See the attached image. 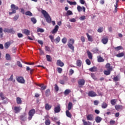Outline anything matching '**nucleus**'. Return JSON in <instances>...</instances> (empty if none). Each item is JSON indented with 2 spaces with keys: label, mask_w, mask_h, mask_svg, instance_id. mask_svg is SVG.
<instances>
[{
  "label": "nucleus",
  "mask_w": 125,
  "mask_h": 125,
  "mask_svg": "<svg viewBox=\"0 0 125 125\" xmlns=\"http://www.w3.org/2000/svg\"><path fill=\"white\" fill-rule=\"evenodd\" d=\"M42 13L43 14L44 17L45 18L46 22L47 23H51L54 26L55 25V21H51V18H50V16H49V15L47 13V12L45 11L44 10H42Z\"/></svg>",
  "instance_id": "obj_1"
},
{
  "label": "nucleus",
  "mask_w": 125,
  "mask_h": 125,
  "mask_svg": "<svg viewBox=\"0 0 125 125\" xmlns=\"http://www.w3.org/2000/svg\"><path fill=\"white\" fill-rule=\"evenodd\" d=\"M11 8L12 10V12H10L9 13L10 15H11L14 13H16V10H18V9H19V8H18V6H16L15 5H14V4H12L11 5Z\"/></svg>",
  "instance_id": "obj_2"
},
{
  "label": "nucleus",
  "mask_w": 125,
  "mask_h": 125,
  "mask_svg": "<svg viewBox=\"0 0 125 125\" xmlns=\"http://www.w3.org/2000/svg\"><path fill=\"white\" fill-rule=\"evenodd\" d=\"M75 43V40L73 39H70L68 40V46L70 48V49H72V50H74V46L73 44Z\"/></svg>",
  "instance_id": "obj_3"
},
{
  "label": "nucleus",
  "mask_w": 125,
  "mask_h": 125,
  "mask_svg": "<svg viewBox=\"0 0 125 125\" xmlns=\"http://www.w3.org/2000/svg\"><path fill=\"white\" fill-rule=\"evenodd\" d=\"M35 113H36V110L35 109H32L30 110L28 113L29 117L28 119L30 120H32V118H33V116L35 115Z\"/></svg>",
  "instance_id": "obj_4"
},
{
  "label": "nucleus",
  "mask_w": 125,
  "mask_h": 125,
  "mask_svg": "<svg viewBox=\"0 0 125 125\" xmlns=\"http://www.w3.org/2000/svg\"><path fill=\"white\" fill-rule=\"evenodd\" d=\"M88 96H90V97H95V96H97V94H96V93H95L93 91H89L88 93Z\"/></svg>",
  "instance_id": "obj_5"
},
{
  "label": "nucleus",
  "mask_w": 125,
  "mask_h": 125,
  "mask_svg": "<svg viewBox=\"0 0 125 125\" xmlns=\"http://www.w3.org/2000/svg\"><path fill=\"white\" fill-rule=\"evenodd\" d=\"M21 110H22V108L20 106H15L14 108V111L16 114L19 113Z\"/></svg>",
  "instance_id": "obj_6"
},
{
  "label": "nucleus",
  "mask_w": 125,
  "mask_h": 125,
  "mask_svg": "<svg viewBox=\"0 0 125 125\" xmlns=\"http://www.w3.org/2000/svg\"><path fill=\"white\" fill-rule=\"evenodd\" d=\"M59 29V26H58V25H56L53 30L51 31L52 34H53V35H55V34H56V33L58 32Z\"/></svg>",
  "instance_id": "obj_7"
},
{
  "label": "nucleus",
  "mask_w": 125,
  "mask_h": 125,
  "mask_svg": "<svg viewBox=\"0 0 125 125\" xmlns=\"http://www.w3.org/2000/svg\"><path fill=\"white\" fill-rule=\"evenodd\" d=\"M77 10L78 12H82V10H83V12H85V7H84V6L81 7V6L78 5L77 6Z\"/></svg>",
  "instance_id": "obj_8"
},
{
  "label": "nucleus",
  "mask_w": 125,
  "mask_h": 125,
  "mask_svg": "<svg viewBox=\"0 0 125 125\" xmlns=\"http://www.w3.org/2000/svg\"><path fill=\"white\" fill-rule=\"evenodd\" d=\"M86 119L87 121H93L94 120V117L92 114H88L86 115Z\"/></svg>",
  "instance_id": "obj_9"
},
{
  "label": "nucleus",
  "mask_w": 125,
  "mask_h": 125,
  "mask_svg": "<svg viewBox=\"0 0 125 125\" xmlns=\"http://www.w3.org/2000/svg\"><path fill=\"white\" fill-rule=\"evenodd\" d=\"M17 81H18V82L21 83H25V80H24V78H23L22 77H18L17 79Z\"/></svg>",
  "instance_id": "obj_10"
},
{
  "label": "nucleus",
  "mask_w": 125,
  "mask_h": 125,
  "mask_svg": "<svg viewBox=\"0 0 125 125\" xmlns=\"http://www.w3.org/2000/svg\"><path fill=\"white\" fill-rule=\"evenodd\" d=\"M57 65H58V66H60V67H63V66H64V62H62L61 60H58L57 61Z\"/></svg>",
  "instance_id": "obj_11"
},
{
  "label": "nucleus",
  "mask_w": 125,
  "mask_h": 125,
  "mask_svg": "<svg viewBox=\"0 0 125 125\" xmlns=\"http://www.w3.org/2000/svg\"><path fill=\"white\" fill-rule=\"evenodd\" d=\"M61 110V108H60V104H59L57 107H55L54 108L55 113H59Z\"/></svg>",
  "instance_id": "obj_12"
},
{
  "label": "nucleus",
  "mask_w": 125,
  "mask_h": 125,
  "mask_svg": "<svg viewBox=\"0 0 125 125\" xmlns=\"http://www.w3.org/2000/svg\"><path fill=\"white\" fill-rule=\"evenodd\" d=\"M22 33L26 35V36H29L30 35V31L28 29H24L22 30Z\"/></svg>",
  "instance_id": "obj_13"
},
{
  "label": "nucleus",
  "mask_w": 125,
  "mask_h": 125,
  "mask_svg": "<svg viewBox=\"0 0 125 125\" xmlns=\"http://www.w3.org/2000/svg\"><path fill=\"white\" fill-rule=\"evenodd\" d=\"M52 107V106L48 104H45V110H47V111H49V110L51 109Z\"/></svg>",
  "instance_id": "obj_14"
},
{
  "label": "nucleus",
  "mask_w": 125,
  "mask_h": 125,
  "mask_svg": "<svg viewBox=\"0 0 125 125\" xmlns=\"http://www.w3.org/2000/svg\"><path fill=\"white\" fill-rule=\"evenodd\" d=\"M85 83L84 79H81L78 81V84L79 85H83Z\"/></svg>",
  "instance_id": "obj_15"
},
{
  "label": "nucleus",
  "mask_w": 125,
  "mask_h": 125,
  "mask_svg": "<svg viewBox=\"0 0 125 125\" xmlns=\"http://www.w3.org/2000/svg\"><path fill=\"white\" fill-rule=\"evenodd\" d=\"M105 68L106 69H107V70H109L110 71L113 70V68L112 67V66H111V65L109 63L106 64Z\"/></svg>",
  "instance_id": "obj_16"
},
{
  "label": "nucleus",
  "mask_w": 125,
  "mask_h": 125,
  "mask_svg": "<svg viewBox=\"0 0 125 125\" xmlns=\"http://www.w3.org/2000/svg\"><path fill=\"white\" fill-rule=\"evenodd\" d=\"M95 121L97 124H99L102 121V118L99 116H97L95 118Z\"/></svg>",
  "instance_id": "obj_17"
},
{
  "label": "nucleus",
  "mask_w": 125,
  "mask_h": 125,
  "mask_svg": "<svg viewBox=\"0 0 125 125\" xmlns=\"http://www.w3.org/2000/svg\"><path fill=\"white\" fill-rule=\"evenodd\" d=\"M73 108V103L69 102L67 105V109L68 111H70V110H71Z\"/></svg>",
  "instance_id": "obj_18"
},
{
  "label": "nucleus",
  "mask_w": 125,
  "mask_h": 125,
  "mask_svg": "<svg viewBox=\"0 0 125 125\" xmlns=\"http://www.w3.org/2000/svg\"><path fill=\"white\" fill-rule=\"evenodd\" d=\"M87 38L89 42H92L93 41V39L92 38V36L89 35L88 33L86 34Z\"/></svg>",
  "instance_id": "obj_19"
},
{
  "label": "nucleus",
  "mask_w": 125,
  "mask_h": 125,
  "mask_svg": "<svg viewBox=\"0 0 125 125\" xmlns=\"http://www.w3.org/2000/svg\"><path fill=\"white\" fill-rule=\"evenodd\" d=\"M82 122L83 123V125H91V122H89V121H85V120H82Z\"/></svg>",
  "instance_id": "obj_20"
},
{
  "label": "nucleus",
  "mask_w": 125,
  "mask_h": 125,
  "mask_svg": "<svg viewBox=\"0 0 125 125\" xmlns=\"http://www.w3.org/2000/svg\"><path fill=\"white\" fill-rule=\"evenodd\" d=\"M111 72H112V70L107 69V70H104V75H105L106 76H108V75H110V74H111Z\"/></svg>",
  "instance_id": "obj_21"
},
{
  "label": "nucleus",
  "mask_w": 125,
  "mask_h": 125,
  "mask_svg": "<svg viewBox=\"0 0 125 125\" xmlns=\"http://www.w3.org/2000/svg\"><path fill=\"white\" fill-rule=\"evenodd\" d=\"M98 62H104V59L101 57L100 56H97Z\"/></svg>",
  "instance_id": "obj_22"
},
{
  "label": "nucleus",
  "mask_w": 125,
  "mask_h": 125,
  "mask_svg": "<svg viewBox=\"0 0 125 125\" xmlns=\"http://www.w3.org/2000/svg\"><path fill=\"white\" fill-rule=\"evenodd\" d=\"M87 54L88 58L92 60V57H93L92 53H91V52H90L89 51H87Z\"/></svg>",
  "instance_id": "obj_23"
},
{
  "label": "nucleus",
  "mask_w": 125,
  "mask_h": 125,
  "mask_svg": "<svg viewBox=\"0 0 125 125\" xmlns=\"http://www.w3.org/2000/svg\"><path fill=\"white\" fill-rule=\"evenodd\" d=\"M107 107H108V104L105 102H104L102 104V108L103 109H106Z\"/></svg>",
  "instance_id": "obj_24"
},
{
  "label": "nucleus",
  "mask_w": 125,
  "mask_h": 125,
  "mask_svg": "<svg viewBox=\"0 0 125 125\" xmlns=\"http://www.w3.org/2000/svg\"><path fill=\"white\" fill-rule=\"evenodd\" d=\"M67 2H68V3H69L70 5H76L77 4V2L76 1L73 2L69 1V0H67Z\"/></svg>",
  "instance_id": "obj_25"
},
{
  "label": "nucleus",
  "mask_w": 125,
  "mask_h": 125,
  "mask_svg": "<svg viewBox=\"0 0 125 125\" xmlns=\"http://www.w3.org/2000/svg\"><path fill=\"white\" fill-rule=\"evenodd\" d=\"M115 109L117 111H119V110L123 109V106L120 105H115Z\"/></svg>",
  "instance_id": "obj_26"
},
{
  "label": "nucleus",
  "mask_w": 125,
  "mask_h": 125,
  "mask_svg": "<svg viewBox=\"0 0 125 125\" xmlns=\"http://www.w3.org/2000/svg\"><path fill=\"white\" fill-rule=\"evenodd\" d=\"M89 70L90 71V72H96V71H97V68L95 66H94L89 68Z\"/></svg>",
  "instance_id": "obj_27"
},
{
  "label": "nucleus",
  "mask_w": 125,
  "mask_h": 125,
  "mask_svg": "<svg viewBox=\"0 0 125 125\" xmlns=\"http://www.w3.org/2000/svg\"><path fill=\"white\" fill-rule=\"evenodd\" d=\"M66 115L68 117V118H72V114L70 113L69 110H66L65 112Z\"/></svg>",
  "instance_id": "obj_28"
},
{
  "label": "nucleus",
  "mask_w": 125,
  "mask_h": 125,
  "mask_svg": "<svg viewBox=\"0 0 125 125\" xmlns=\"http://www.w3.org/2000/svg\"><path fill=\"white\" fill-rule=\"evenodd\" d=\"M39 86H40V87H41V90H44V89H45V88H46V86H44L43 85V84H41L39 85Z\"/></svg>",
  "instance_id": "obj_29"
},
{
  "label": "nucleus",
  "mask_w": 125,
  "mask_h": 125,
  "mask_svg": "<svg viewBox=\"0 0 125 125\" xmlns=\"http://www.w3.org/2000/svg\"><path fill=\"white\" fill-rule=\"evenodd\" d=\"M102 42L104 44H106L108 42V38H104L102 40Z\"/></svg>",
  "instance_id": "obj_30"
},
{
  "label": "nucleus",
  "mask_w": 125,
  "mask_h": 125,
  "mask_svg": "<svg viewBox=\"0 0 125 125\" xmlns=\"http://www.w3.org/2000/svg\"><path fill=\"white\" fill-rule=\"evenodd\" d=\"M82 61L78 60L77 61L76 64L77 66H78V67H81L82 66Z\"/></svg>",
  "instance_id": "obj_31"
},
{
  "label": "nucleus",
  "mask_w": 125,
  "mask_h": 125,
  "mask_svg": "<svg viewBox=\"0 0 125 125\" xmlns=\"http://www.w3.org/2000/svg\"><path fill=\"white\" fill-rule=\"evenodd\" d=\"M65 15L66 16H70V15H73V12L71 10H68L67 11Z\"/></svg>",
  "instance_id": "obj_32"
},
{
  "label": "nucleus",
  "mask_w": 125,
  "mask_h": 125,
  "mask_svg": "<svg viewBox=\"0 0 125 125\" xmlns=\"http://www.w3.org/2000/svg\"><path fill=\"white\" fill-rule=\"evenodd\" d=\"M17 103L18 104H22V100L20 97L17 98Z\"/></svg>",
  "instance_id": "obj_33"
},
{
  "label": "nucleus",
  "mask_w": 125,
  "mask_h": 125,
  "mask_svg": "<svg viewBox=\"0 0 125 125\" xmlns=\"http://www.w3.org/2000/svg\"><path fill=\"white\" fill-rule=\"evenodd\" d=\"M93 52H94V53H98V54H99V53H101V51L98 50V49L96 48L94 49Z\"/></svg>",
  "instance_id": "obj_34"
},
{
  "label": "nucleus",
  "mask_w": 125,
  "mask_h": 125,
  "mask_svg": "<svg viewBox=\"0 0 125 125\" xmlns=\"http://www.w3.org/2000/svg\"><path fill=\"white\" fill-rule=\"evenodd\" d=\"M111 105H112L113 106H114V105H115L116 104V103L117 102V100L116 99H113V100H111Z\"/></svg>",
  "instance_id": "obj_35"
},
{
  "label": "nucleus",
  "mask_w": 125,
  "mask_h": 125,
  "mask_svg": "<svg viewBox=\"0 0 125 125\" xmlns=\"http://www.w3.org/2000/svg\"><path fill=\"white\" fill-rule=\"evenodd\" d=\"M69 93H71V90L70 89H66L64 92V94H65V95H67Z\"/></svg>",
  "instance_id": "obj_36"
},
{
  "label": "nucleus",
  "mask_w": 125,
  "mask_h": 125,
  "mask_svg": "<svg viewBox=\"0 0 125 125\" xmlns=\"http://www.w3.org/2000/svg\"><path fill=\"white\" fill-rule=\"evenodd\" d=\"M4 46L6 48H8L10 46V42H7L5 43Z\"/></svg>",
  "instance_id": "obj_37"
},
{
  "label": "nucleus",
  "mask_w": 125,
  "mask_h": 125,
  "mask_svg": "<svg viewBox=\"0 0 125 125\" xmlns=\"http://www.w3.org/2000/svg\"><path fill=\"white\" fill-rule=\"evenodd\" d=\"M46 57L47 58V61H48L49 62H51V57H50V56L47 55L46 56Z\"/></svg>",
  "instance_id": "obj_38"
},
{
  "label": "nucleus",
  "mask_w": 125,
  "mask_h": 125,
  "mask_svg": "<svg viewBox=\"0 0 125 125\" xmlns=\"http://www.w3.org/2000/svg\"><path fill=\"white\" fill-rule=\"evenodd\" d=\"M124 55H125V53L122 52V53L118 54L117 55H116V56L117 57H123Z\"/></svg>",
  "instance_id": "obj_39"
},
{
  "label": "nucleus",
  "mask_w": 125,
  "mask_h": 125,
  "mask_svg": "<svg viewBox=\"0 0 125 125\" xmlns=\"http://www.w3.org/2000/svg\"><path fill=\"white\" fill-rule=\"evenodd\" d=\"M49 38L50 39L52 42H54L55 40H54V36H52V35L50 36Z\"/></svg>",
  "instance_id": "obj_40"
},
{
  "label": "nucleus",
  "mask_w": 125,
  "mask_h": 125,
  "mask_svg": "<svg viewBox=\"0 0 125 125\" xmlns=\"http://www.w3.org/2000/svg\"><path fill=\"white\" fill-rule=\"evenodd\" d=\"M118 6H119V5H114L115 9H114V12L115 13H116L118 12Z\"/></svg>",
  "instance_id": "obj_41"
},
{
  "label": "nucleus",
  "mask_w": 125,
  "mask_h": 125,
  "mask_svg": "<svg viewBox=\"0 0 125 125\" xmlns=\"http://www.w3.org/2000/svg\"><path fill=\"white\" fill-rule=\"evenodd\" d=\"M114 49H115V50H121V49H123V47L119 46H117L116 47L114 48Z\"/></svg>",
  "instance_id": "obj_42"
},
{
  "label": "nucleus",
  "mask_w": 125,
  "mask_h": 125,
  "mask_svg": "<svg viewBox=\"0 0 125 125\" xmlns=\"http://www.w3.org/2000/svg\"><path fill=\"white\" fill-rule=\"evenodd\" d=\"M25 15H28V16H32L33 14H32L30 11H27L25 12Z\"/></svg>",
  "instance_id": "obj_43"
},
{
  "label": "nucleus",
  "mask_w": 125,
  "mask_h": 125,
  "mask_svg": "<svg viewBox=\"0 0 125 125\" xmlns=\"http://www.w3.org/2000/svg\"><path fill=\"white\" fill-rule=\"evenodd\" d=\"M62 43H66V42H67V38H63L62 40Z\"/></svg>",
  "instance_id": "obj_44"
},
{
  "label": "nucleus",
  "mask_w": 125,
  "mask_h": 125,
  "mask_svg": "<svg viewBox=\"0 0 125 125\" xmlns=\"http://www.w3.org/2000/svg\"><path fill=\"white\" fill-rule=\"evenodd\" d=\"M45 125H50V121L48 119L46 120L45 122Z\"/></svg>",
  "instance_id": "obj_45"
},
{
  "label": "nucleus",
  "mask_w": 125,
  "mask_h": 125,
  "mask_svg": "<svg viewBox=\"0 0 125 125\" xmlns=\"http://www.w3.org/2000/svg\"><path fill=\"white\" fill-rule=\"evenodd\" d=\"M55 41H56V43H58V42H60V37L58 36L57 38H56Z\"/></svg>",
  "instance_id": "obj_46"
},
{
  "label": "nucleus",
  "mask_w": 125,
  "mask_h": 125,
  "mask_svg": "<svg viewBox=\"0 0 125 125\" xmlns=\"http://www.w3.org/2000/svg\"><path fill=\"white\" fill-rule=\"evenodd\" d=\"M37 32H40V33H43V32H44V30H43L42 28H38L37 29Z\"/></svg>",
  "instance_id": "obj_47"
},
{
  "label": "nucleus",
  "mask_w": 125,
  "mask_h": 125,
  "mask_svg": "<svg viewBox=\"0 0 125 125\" xmlns=\"http://www.w3.org/2000/svg\"><path fill=\"white\" fill-rule=\"evenodd\" d=\"M113 80L115 82H117V81H120V77L119 76H116L113 78Z\"/></svg>",
  "instance_id": "obj_48"
},
{
  "label": "nucleus",
  "mask_w": 125,
  "mask_h": 125,
  "mask_svg": "<svg viewBox=\"0 0 125 125\" xmlns=\"http://www.w3.org/2000/svg\"><path fill=\"white\" fill-rule=\"evenodd\" d=\"M31 20L32 22H33V24H36V23H37V20H36V19H35L34 18H31Z\"/></svg>",
  "instance_id": "obj_49"
},
{
  "label": "nucleus",
  "mask_w": 125,
  "mask_h": 125,
  "mask_svg": "<svg viewBox=\"0 0 125 125\" xmlns=\"http://www.w3.org/2000/svg\"><path fill=\"white\" fill-rule=\"evenodd\" d=\"M6 60H10V55H9V54H6Z\"/></svg>",
  "instance_id": "obj_50"
},
{
  "label": "nucleus",
  "mask_w": 125,
  "mask_h": 125,
  "mask_svg": "<svg viewBox=\"0 0 125 125\" xmlns=\"http://www.w3.org/2000/svg\"><path fill=\"white\" fill-rule=\"evenodd\" d=\"M85 62H86L87 65H90V64H91L90 61L88 59L86 60Z\"/></svg>",
  "instance_id": "obj_51"
},
{
  "label": "nucleus",
  "mask_w": 125,
  "mask_h": 125,
  "mask_svg": "<svg viewBox=\"0 0 125 125\" xmlns=\"http://www.w3.org/2000/svg\"><path fill=\"white\" fill-rule=\"evenodd\" d=\"M69 21L70 22H72L74 23L75 22H76V19L75 18H72L69 19Z\"/></svg>",
  "instance_id": "obj_52"
},
{
  "label": "nucleus",
  "mask_w": 125,
  "mask_h": 125,
  "mask_svg": "<svg viewBox=\"0 0 125 125\" xmlns=\"http://www.w3.org/2000/svg\"><path fill=\"white\" fill-rule=\"evenodd\" d=\"M98 32L99 33H102V32H103V27H100L98 29Z\"/></svg>",
  "instance_id": "obj_53"
},
{
  "label": "nucleus",
  "mask_w": 125,
  "mask_h": 125,
  "mask_svg": "<svg viewBox=\"0 0 125 125\" xmlns=\"http://www.w3.org/2000/svg\"><path fill=\"white\" fill-rule=\"evenodd\" d=\"M39 51H40V55H43L44 54L43 51H42V49H39Z\"/></svg>",
  "instance_id": "obj_54"
},
{
  "label": "nucleus",
  "mask_w": 125,
  "mask_h": 125,
  "mask_svg": "<svg viewBox=\"0 0 125 125\" xmlns=\"http://www.w3.org/2000/svg\"><path fill=\"white\" fill-rule=\"evenodd\" d=\"M81 40L82 41V42H85V39L84 38V37L82 36L81 38Z\"/></svg>",
  "instance_id": "obj_55"
},
{
  "label": "nucleus",
  "mask_w": 125,
  "mask_h": 125,
  "mask_svg": "<svg viewBox=\"0 0 125 125\" xmlns=\"http://www.w3.org/2000/svg\"><path fill=\"white\" fill-rule=\"evenodd\" d=\"M57 70L59 74H61V73H62V68L59 67L57 68Z\"/></svg>",
  "instance_id": "obj_56"
},
{
  "label": "nucleus",
  "mask_w": 125,
  "mask_h": 125,
  "mask_svg": "<svg viewBox=\"0 0 125 125\" xmlns=\"http://www.w3.org/2000/svg\"><path fill=\"white\" fill-rule=\"evenodd\" d=\"M55 89L56 91H58V90H59V87H58L57 84L55 85Z\"/></svg>",
  "instance_id": "obj_57"
},
{
  "label": "nucleus",
  "mask_w": 125,
  "mask_h": 125,
  "mask_svg": "<svg viewBox=\"0 0 125 125\" xmlns=\"http://www.w3.org/2000/svg\"><path fill=\"white\" fill-rule=\"evenodd\" d=\"M17 35L18 38H23V34H22L21 33H19Z\"/></svg>",
  "instance_id": "obj_58"
},
{
  "label": "nucleus",
  "mask_w": 125,
  "mask_h": 125,
  "mask_svg": "<svg viewBox=\"0 0 125 125\" xmlns=\"http://www.w3.org/2000/svg\"><path fill=\"white\" fill-rule=\"evenodd\" d=\"M18 18H19V16L16 15L13 18V20H14V21H16V20H17Z\"/></svg>",
  "instance_id": "obj_59"
},
{
  "label": "nucleus",
  "mask_w": 125,
  "mask_h": 125,
  "mask_svg": "<svg viewBox=\"0 0 125 125\" xmlns=\"http://www.w3.org/2000/svg\"><path fill=\"white\" fill-rule=\"evenodd\" d=\"M80 20L81 21H83V20H84V19H85V16H82L80 18Z\"/></svg>",
  "instance_id": "obj_60"
},
{
  "label": "nucleus",
  "mask_w": 125,
  "mask_h": 125,
  "mask_svg": "<svg viewBox=\"0 0 125 125\" xmlns=\"http://www.w3.org/2000/svg\"><path fill=\"white\" fill-rule=\"evenodd\" d=\"M80 2L81 4H84V3H85V1L84 0H80Z\"/></svg>",
  "instance_id": "obj_61"
},
{
  "label": "nucleus",
  "mask_w": 125,
  "mask_h": 125,
  "mask_svg": "<svg viewBox=\"0 0 125 125\" xmlns=\"http://www.w3.org/2000/svg\"><path fill=\"white\" fill-rule=\"evenodd\" d=\"M17 64H18V65L19 66V67H20V68H21L22 64L21 63V62H18Z\"/></svg>",
  "instance_id": "obj_62"
},
{
  "label": "nucleus",
  "mask_w": 125,
  "mask_h": 125,
  "mask_svg": "<svg viewBox=\"0 0 125 125\" xmlns=\"http://www.w3.org/2000/svg\"><path fill=\"white\" fill-rule=\"evenodd\" d=\"M0 96L1 98V99H2V100H3V99H4V97L3 96V94L2 93H0Z\"/></svg>",
  "instance_id": "obj_63"
},
{
  "label": "nucleus",
  "mask_w": 125,
  "mask_h": 125,
  "mask_svg": "<svg viewBox=\"0 0 125 125\" xmlns=\"http://www.w3.org/2000/svg\"><path fill=\"white\" fill-rule=\"evenodd\" d=\"M115 121H114V120H111V121H110V124L111 125H115Z\"/></svg>",
  "instance_id": "obj_64"
}]
</instances>
